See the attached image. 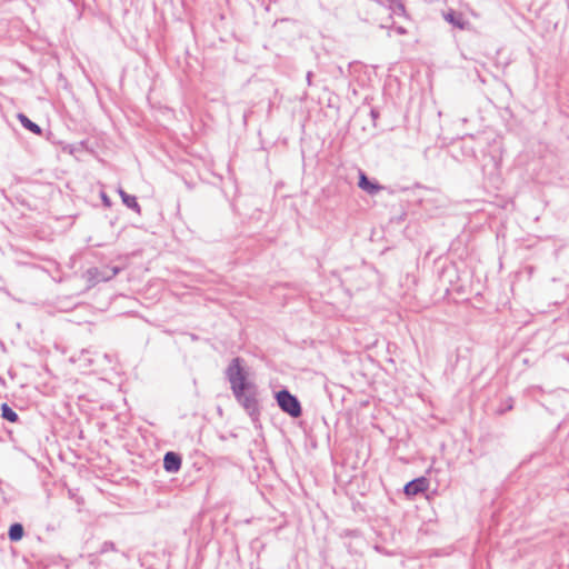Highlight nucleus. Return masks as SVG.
<instances>
[{"label": "nucleus", "mask_w": 569, "mask_h": 569, "mask_svg": "<svg viewBox=\"0 0 569 569\" xmlns=\"http://www.w3.org/2000/svg\"><path fill=\"white\" fill-rule=\"evenodd\" d=\"M226 373L236 399L250 415L253 413L257 410V389L252 382L248 381L239 358L230 362Z\"/></svg>", "instance_id": "nucleus-1"}, {"label": "nucleus", "mask_w": 569, "mask_h": 569, "mask_svg": "<svg viewBox=\"0 0 569 569\" xmlns=\"http://www.w3.org/2000/svg\"><path fill=\"white\" fill-rule=\"evenodd\" d=\"M226 373L236 399L250 415L253 413L257 410V389L252 382L248 381L239 358L230 362Z\"/></svg>", "instance_id": "nucleus-2"}, {"label": "nucleus", "mask_w": 569, "mask_h": 569, "mask_svg": "<svg viewBox=\"0 0 569 569\" xmlns=\"http://www.w3.org/2000/svg\"><path fill=\"white\" fill-rule=\"evenodd\" d=\"M276 399L281 410L288 413L289 416L293 418H298L301 416V406L299 400L288 390H281L277 392Z\"/></svg>", "instance_id": "nucleus-3"}, {"label": "nucleus", "mask_w": 569, "mask_h": 569, "mask_svg": "<svg viewBox=\"0 0 569 569\" xmlns=\"http://www.w3.org/2000/svg\"><path fill=\"white\" fill-rule=\"evenodd\" d=\"M428 488V481L426 478H417L405 486V493L407 496H416L420 492L426 491Z\"/></svg>", "instance_id": "nucleus-4"}, {"label": "nucleus", "mask_w": 569, "mask_h": 569, "mask_svg": "<svg viewBox=\"0 0 569 569\" xmlns=\"http://www.w3.org/2000/svg\"><path fill=\"white\" fill-rule=\"evenodd\" d=\"M163 467L169 472H177L181 467V459L174 452H167L163 459Z\"/></svg>", "instance_id": "nucleus-5"}, {"label": "nucleus", "mask_w": 569, "mask_h": 569, "mask_svg": "<svg viewBox=\"0 0 569 569\" xmlns=\"http://www.w3.org/2000/svg\"><path fill=\"white\" fill-rule=\"evenodd\" d=\"M443 17H445L446 21H448L449 23L458 27L459 29H465L466 28L467 22L465 21V19H463L461 13H457L453 10H449L448 12H446L443 14Z\"/></svg>", "instance_id": "nucleus-6"}, {"label": "nucleus", "mask_w": 569, "mask_h": 569, "mask_svg": "<svg viewBox=\"0 0 569 569\" xmlns=\"http://www.w3.org/2000/svg\"><path fill=\"white\" fill-rule=\"evenodd\" d=\"M359 187L367 191L368 193L370 194H373L376 193L378 190L381 189L380 186L376 184V183H372L371 181H369V179L367 178V176L363 173V172H360V178H359Z\"/></svg>", "instance_id": "nucleus-7"}, {"label": "nucleus", "mask_w": 569, "mask_h": 569, "mask_svg": "<svg viewBox=\"0 0 569 569\" xmlns=\"http://www.w3.org/2000/svg\"><path fill=\"white\" fill-rule=\"evenodd\" d=\"M119 194L122 199V202L130 209L134 210L136 212L140 213V206L136 199L134 196L128 194L122 189H119Z\"/></svg>", "instance_id": "nucleus-8"}, {"label": "nucleus", "mask_w": 569, "mask_h": 569, "mask_svg": "<svg viewBox=\"0 0 569 569\" xmlns=\"http://www.w3.org/2000/svg\"><path fill=\"white\" fill-rule=\"evenodd\" d=\"M18 119L26 129L37 134L41 133L40 127L37 123L32 122L27 116L20 113L18 116Z\"/></svg>", "instance_id": "nucleus-9"}, {"label": "nucleus", "mask_w": 569, "mask_h": 569, "mask_svg": "<svg viewBox=\"0 0 569 569\" xmlns=\"http://www.w3.org/2000/svg\"><path fill=\"white\" fill-rule=\"evenodd\" d=\"M9 539L11 541H19L23 537V527L20 523H13L9 528Z\"/></svg>", "instance_id": "nucleus-10"}, {"label": "nucleus", "mask_w": 569, "mask_h": 569, "mask_svg": "<svg viewBox=\"0 0 569 569\" xmlns=\"http://www.w3.org/2000/svg\"><path fill=\"white\" fill-rule=\"evenodd\" d=\"M1 417L10 422L18 421V415L11 409L8 403L1 405Z\"/></svg>", "instance_id": "nucleus-11"}, {"label": "nucleus", "mask_w": 569, "mask_h": 569, "mask_svg": "<svg viewBox=\"0 0 569 569\" xmlns=\"http://www.w3.org/2000/svg\"><path fill=\"white\" fill-rule=\"evenodd\" d=\"M101 198H102L104 206H107V207L111 206L110 199L104 193L101 194Z\"/></svg>", "instance_id": "nucleus-12"}, {"label": "nucleus", "mask_w": 569, "mask_h": 569, "mask_svg": "<svg viewBox=\"0 0 569 569\" xmlns=\"http://www.w3.org/2000/svg\"><path fill=\"white\" fill-rule=\"evenodd\" d=\"M311 78H312V72H311V71H309V72L307 73V82H308V84H309V86L311 84Z\"/></svg>", "instance_id": "nucleus-13"}, {"label": "nucleus", "mask_w": 569, "mask_h": 569, "mask_svg": "<svg viewBox=\"0 0 569 569\" xmlns=\"http://www.w3.org/2000/svg\"><path fill=\"white\" fill-rule=\"evenodd\" d=\"M397 31H398V33H403V32H405V30H403L401 27H399V28L397 29Z\"/></svg>", "instance_id": "nucleus-14"}]
</instances>
